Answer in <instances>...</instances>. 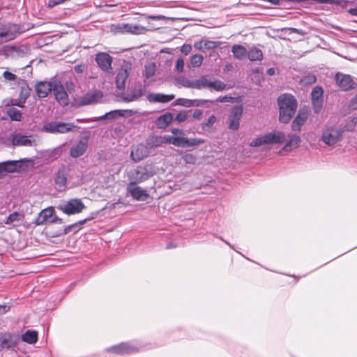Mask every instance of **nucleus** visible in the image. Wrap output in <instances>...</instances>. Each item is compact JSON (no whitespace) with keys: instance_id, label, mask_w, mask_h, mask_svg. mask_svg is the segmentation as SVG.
Masks as SVG:
<instances>
[{"instance_id":"nucleus-1","label":"nucleus","mask_w":357,"mask_h":357,"mask_svg":"<svg viewBox=\"0 0 357 357\" xmlns=\"http://www.w3.org/2000/svg\"><path fill=\"white\" fill-rule=\"evenodd\" d=\"M279 107V120L283 123H287L294 115L297 108V101L291 94L284 93L278 98Z\"/></svg>"},{"instance_id":"nucleus-2","label":"nucleus","mask_w":357,"mask_h":357,"mask_svg":"<svg viewBox=\"0 0 357 357\" xmlns=\"http://www.w3.org/2000/svg\"><path fill=\"white\" fill-rule=\"evenodd\" d=\"M155 174V167L151 164L139 165L128 174L130 182L140 183L147 181Z\"/></svg>"},{"instance_id":"nucleus-3","label":"nucleus","mask_w":357,"mask_h":357,"mask_svg":"<svg viewBox=\"0 0 357 357\" xmlns=\"http://www.w3.org/2000/svg\"><path fill=\"white\" fill-rule=\"evenodd\" d=\"M343 130L335 126H326L322 130L321 140L328 146H333L341 141Z\"/></svg>"},{"instance_id":"nucleus-4","label":"nucleus","mask_w":357,"mask_h":357,"mask_svg":"<svg viewBox=\"0 0 357 357\" xmlns=\"http://www.w3.org/2000/svg\"><path fill=\"white\" fill-rule=\"evenodd\" d=\"M86 208L84 204L80 199H70L66 202L59 204L56 208L63 213L71 215L81 213Z\"/></svg>"},{"instance_id":"nucleus-5","label":"nucleus","mask_w":357,"mask_h":357,"mask_svg":"<svg viewBox=\"0 0 357 357\" xmlns=\"http://www.w3.org/2000/svg\"><path fill=\"white\" fill-rule=\"evenodd\" d=\"M70 172V167L68 165H61L55 173L54 185L55 188L63 192L67 188L68 177Z\"/></svg>"},{"instance_id":"nucleus-6","label":"nucleus","mask_w":357,"mask_h":357,"mask_svg":"<svg viewBox=\"0 0 357 357\" xmlns=\"http://www.w3.org/2000/svg\"><path fill=\"white\" fill-rule=\"evenodd\" d=\"M75 126L71 123L51 121L43 126V130L50 133H67L72 131Z\"/></svg>"},{"instance_id":"nucleus-7","label":"nucleus","mask_w":357,"mask_h":357,"mask_svg":"<svg viewBox=\"0 0 357 357\" xmlns=\"http://www.w3.org/2000/svg\"><path fill=\"white\" fill-rule=\"evenodd\" d=\"M19 34L20 28L15 24H8L0 26L1 43L15 39Z\"/></svg>"},{"instance_id":"nucleus-8","label":"nucleus","mask_w":357,"mask_h":357,"mask_svg":"<svg viewBox=\"0 0 357 357\" xmlns=\"http://www.w3.org/2000/svg\"><path fill=\"white\" fill-rule=\"evenodd\" d=\"M335 81L337 84L344 91L357 88V83L349 75L337 73L335 75Z\"/></svg>"},{"instance_id":"nucleus-9","label":"nucleus","mask_w":357,"mask_h":357,"mask_svg":"<svg viewBox=\"0 0 357 357\" xmlns=\"http://www.w3.org/2000/svg\"><path fill=\"white\" fill-rule=\"evenodd\" d=\"M103 97L102 92L99 90L89 91L77 98L76 102L78 106H84L98 102Z\"/></svg>"},{"instance_id":"nucleus-10","label":"nucleus","mask_w":357,"mask_h":357,"mask_svg":"<svg viewBox=\"0 0 357 357\" xmlns=\"http://www.w3.org/2000/svg\"><path fill=\"white\" fill-rule=\"evenodd\" d=\"M52 91L54 92L56 100L60 105L63 106H66L68 105V95L61 82L55 81L53 83Z\"/></svg>"},{"instance_id":"nucleus-11","label":"nucleus","mask_w":357,"mask_h":357,"mask_svg":"<svg viewBox=\"0 0 357 357\" xmlns=\"http://www.w3.org/2000/svg\"><path fill=\"white\" fill-rule=\"evenodd\" d=\"M17 344V339L15 334L5 332L0 333V351L13 349Z\"/></svg>"},{"instance_id":"nucleus-12","label":"nucleus","mask_w":357,"mask_h":357,"mask_svg":"<svg viewBox=\"0 0 357 357\" xmlns=\"http://www.w3.org/2000/svg\"><path fill=\"white\" fill-rule=\"evenodd\" d=\"M137 183L129 182L126 190L132 198L137 201H145L149 197V194L141 187L137 185Z\"/></svg>"},{"instance_id":"nucleus-13","label":"nucleus","mask_w":357,"mask_h":357,"mask_svg":"<svg viewBox=\"0 0 357 357\" xmlns=\"http://www.w3.org/2000/svg\"><path fill=\"white\" fill-rule=\"evenodd\" d=\"M243 109L242 105H235L233 107L229 116L228 128L230 130H236L239 128V121L243 115Z\"/></svg>"},{"instance_id":"nucleus-14","label":"nucleus","mask_w":357,"mask_h":357,"mask_svg":"<svg viewBox=\"0 0 357 357\" xmlns=\"http://www.w3.org/2000/svg\"><path fill=\"white\" fill-rule=\"evenodd\" d=\"M138 351L139 349L136 347L125 342L113 346L106 350L108 353L112 352L120 355L130 354Z\"/></svg>"},{"instance_id":"nucleus-15","label":"nucleus","mask_w":357,"mask_h":357,"mask_svg":"<svg viewBox=\"0 0 357 357\" xmlns=\"http://www.w3.org/2000/svg\"><path fill=\"white\" fill-rule=\"evenodd\" d=\"M95 60L98 66L103 71L109 72V70L112 69V57L109 54L106 52H98L96 55Z\"/></svg>"},{"instance_id":"nucleus-16","label":"nucleus","mask_w":357,"mask_h":357,"mask_svg":"<svg viewBox=\"0 0 357 357\" xmlns=\"http://www.w3.org/2000/svg\"><path fill=\"white\" fill-rule=\"evenodd\" d=\"M88 146V138H82L77 144L70 148V154L73 158H78L82 155L86 151Z\"/></svg>"},{"instance_id":"nucleus-17","label":"nucleus","mask_w":357,"mask_h":357,"mask_svg":"<svg viewBox=\"0 0 357 357\" xmlns=\"http://www.w3.org/2000/svg\"><path fill=\"white\" fill-rule=\"evenodd\" d=\"M146 88L144 86H139L130 91L127 94H123L121 99L123 102H130L138 100L145 93Z\"/></svg>"},{"instance_id":"nucleus-18","label":"nucleus","mask_w":357,"mask_h":357,"mask_svg":"<svg viewBox=\"0 0 357 357\" xmlns=\"http://www.w3.org/2000/svg\"><path fill=\"white\" fill-rule=\"evenodd\" d=\"M54 213V209L53 207H47L42 210L38 217L35 220V224L36 225H43L47 222H50V220L52 219Z\"/></svg>"},{"instance_id":"nucleus-19","label":"nucleus","mask_w":357,"mask_h":357,"mask_svg":"<svg viewBox=\"0 0 357 357\" xmlns=\"http://www.w3.org/2000/svg\"><path fill=\"white\" fill-rule=\"evenodd\" d=\"M53 84L47 82H39L35 86V90L37 96L43 98L48 96L49 93L52 90Z\"/></svg>"},{"instance_id":"nucleus-20","label":"nucleus","mask_w":357,"mask_h":357,"mask_svg":"<svg viewBox=\"0 0 357 357\" xmlns=\"http://www.w3.org/2000/svg\"><path fill=\"white\" fill-rule=\"evenodd\" d=\"M149 155V151L143 144L137 145L135 149L131 151L130 157L135 162H139Z\"/></svg>"},{"instance_id":"nucleus-21","label":"nucleus","mask_w":357,"mask_h":357,"mask_svg":"<svg viewBox=\"0 0 357 357\" xmlns=\"http://www.w3.org/2000/svg\"><path fill=\"white\" fill-rule=\"evenodd\" d=\"M174 95L170 94V95H165L162 93H150L147 96V100L150 102H169V101L172 100L174 98Z\"/></svg>"},{"instance_id":"nucleus-22","label":"nucleus","mask_w":357,"mask_h":357,"mask_svg":"<svg viewBox=\"0 0 357 357\" xmlns=\"http://www.w3.org/2000/svg\"><path fill=\"white\" fill-rule=\"evenodd\" d=\"M307 119V113L300 110L291 123V129L294 131H300L302 126Z\"/></svg>"},{"instance_id":"nucleus-23","label":"nucleus","mask_w":357,"mask_h":357,"mask_svg":"<svg viewBox=\"0 0 357 357\" xmlns=\"http://www.w3.org/2000/svg\"><path fill=\"white\" fill-rule=\"evenodd\" d=\"M173 121V115L170 112H167L158 116L155 121V126L158 128H166Z\"/></svg>"},{"instance_id":"nucleus-24","label":"nucleus","mask_w":357,"mask_h":357,"mask_svg":"<svg viewBox=\"0 0 357 357\" xmlns=\"http://www.w3.org/2000/svg\"><path fill=\"white\" fill-rule=\"evenodd\" d=\"M205 142L204 139L201 138H185L184 137L180 136L179 146L178 147L187 148L192 146H197L199 144H203Z\"/></svg>"},{"instance_id":"nucleus-25","label":"nucleus","mask_w":357,"mask_h":357,"mask_svg":"<svg viewBox=\"0 0 357 357\" xmlns=\"http://www.w3.org/2000/svg\"><path fill=\"white\" fill-rule=\"evenodd\" d=\"M20 160H7L2 162H0V173L5 172H15L18 170L20 166H18L17 163Z\"/></svg>"},{"instance_id":"nucleus-26","label":"nucleus","mask_w":357,"mask_h":357,"mask_svg":"<svg viewBox=\"0 0 357 357\" xmlns=\"http://www.w3.org/2000/svg\"><path fill=\"white\" fill-rule=\"evenodd\" d=\"M268 144H280L284 142L285 135L281 131H273L266 134Z\"/></svg>"},{"instance_id":"nucleus-27","label":"nucleus","mask_w":357,"mask_h":357,"mask_svg":"<svg viewBox=\"0 0 357 357\" xmlns=\"http://www.w3.org/2000/svg\"><path fill=\"white\" fill-rule=\"evenodd\" d=\"M129 76V73L127 70L121 68L116 76V88L121 90L124 89L126 85V81Z\"/></svg>"},{"instance_id":"nucleus-28","label":"nucleus","mask_w":357,"mask_h":357,"mask_svg":"<svg viewBox=\"0 0 357 357\" xmlns=\"http://www.w3.org/2000/svg\"><path fill=\"white\" fill-rule=\"evenodd\" d=\"M14 146H32L33 142L29 138L28 136L17 134L15 135L12 140Z\"/></svg>"},{"instance_id":"nucleus-29","label":"nucleus","mask_w":357,"mask_h":357,"mask_svg":"<svg viewBox=\"0 0 357 357\" xmlns=\"http://www.w3.org/2000/svg\"><path fill=\"white\" fill-rule=\"evenodd\" d=\"M289 140L286 142L283 149L286 151H290L292 149L296 148L300 142L301 138L298 135L295 134H290L288 135Z\"/></svg>"},{"instance_id":"nucleus-30","label":"nucleus","mask_w":357,"mask_h":357,"mask_svg":"<svg viewBox=\"0 0 357 357\" xmlns=\"http://www.w3.org/2000/svg\"><path fill=\"white\" fill-rule=\"evenodd\" d=\"M246 56L251 61H261L263 59V52L260 49L252 47L249 51H247Z\"/></svg>"},{"instance_id":"nucleus-31","label":"nucleus","mask_w":357,"mask_h":357,"mask_svg":"<svg viewBox=\"0 0 357 357\" xmlns=\"http://www.w3.org/2000/svg\"><path fill=\"white\" fill-rule=\"evenodd\" d=\"M247 51L246 48L241 45L236 44L231 47V52L233 53L234 56L238 60H241L246 57Z\"/></svg>"},{"instance_id":"nucleus-32","label":"nucleus","mask_w":357,"mask_h":357,"mask_svg":"<svg viewBox=\"0 0 357 357\" xmlns=\"http://www.w3.org/2000/svg\"><path fill=\"white\" fill-rule=\"evenodd\" d=\"M146 144L149 148H157L164 144L162 136L153 135L148 138Z\"/></svg>"},{"instance_id":"nucleus-33","label":"nucleus","mask_w":357,"mask_h":357,"mask_svg":"<svg viewBox=\"0 0 357 357\" xmlns=\"http://www.w3.org/2000/svg\"><path fill=\"white\" fill-rule=\"evenodd\" d=\"M22 340L29 344H34L38 340V333L34 331H26L22 335Z\"/></svg>"},{"instance_id":"nucleus-34","label":"nucleus","mask_w":357,"mask_h":357,"mask_svg":"<svg viewBox=\"0 0 357 357\" xmlns=\"http://www.w3.org/2000/svg\"><path fill=\"white\" fill-rule=\"evenodd\" d=\"M93 218H85L84 220H79L74 224H72L70 225L66 226L64 229V234H68L73 229H76V231H78L80 229V227L85 224L87 221L91 220Z\"/></svg>"},{"instance_id":"nucleus-35","label":"nucleus","mask_w":357,"mask_h":357,"mask_svg":"<svg viewBox=\"0 0 357 357\" xmlns=\"http://www.w3.org/2000/svg\"><path fill=\"white\" fill-rule=\"evenodd\" d=\"M125 110H113L110 111L109 112L105 113L104 115L101 116L99 119H114L118 116H122L124 115Z\"/></svg>"},{"instance_id":"nucleus-36","label":"nucleus","mask_w":357,"mask_h":357,"mask_svg":"<svg viewBox=\"0 0 357 357\" xmlns=\"http://www.w3.org/2000/svg\"><path fill=\"white\" fill-rule=\"evenodd\" d=\"M209 82L210 79H208L206 76H202L198 79H194V89H201L202 88H208Z\"/></svg>"},{"instance_id":"nucleus-37","label":"nucleus","mask_w":357,"mask_h":357,"mask_svg":"<svg viewBox=\"0 0 357 357\" xmlns=\"http://www.w3.org/2000/svg\"><path fill=\"white\" fill-rule=\"evenodd\" d=\"M7 114L12 121H20L22 120V116L21 112L14 107L9 108Z\"/></svg>"},{"instance_id":"nucleus-38","label":"nucleus","mask_w":357,"mask_h":357,"mask_svg":"<svg viewBox=\"0 0 357 357\" xmlns=\"http://www.w3.org/2000/svg\"><path fill=\"white\" fill-rule=\"evenodd\" d=\"M162 138L164 144H171L178 147L179 146L180 136L164 135L162 136Z\"/></svg>"},{"instance_id":"nucleus-39","label":"nucleus","mask_w":357,"mask_h":357,"mask_svg":"<svg viewBox=\"0 0 357 357\" xmlns=\"http://www.w3.org/2000/svg\"><path fill=\"white\" fill-rule=\"evenodd\" d=\"M155 64L154 63H149L144 68V77L146 79H149L154 76L155 73Z\"/></svg>"},{"instance_id":"nucleus-40","label":"nucleus","mask_w":357,"mask_h":357,"mask_svg":"<svg viewBox=\"0 0 357 357\" xmlns=\"http://www.w3.org/2000/svg\"><path fill=\"white\" fill-rule=\"evenodd\" d=\"M264 144H269L268 139L266 138V135L255 138L250 143V146L252 147H257Z\"/></svg>"},{"instance_id":"nucleus-41","label":"nucleus","mask_w":357,"mask_h":357,"mask_svg":"<svg viewBox=\"0 0 357 357\" xmlns=\"http://www.w3.org/2000/svg\"><path fill=\"white\" fill-rule=\"evenodd\" d=\"M356 123H357V117L354 116L345 123L344 128L342 129L343 130V131L346 130V131H349V132H352L354 130Z\"/></svg>"},{"instance_id":"nucleus-42","label":"nucleus","mask_w":357,"mask_h":357,"mask_svg":"<svg viewBox=\"0 0 357 357\" xmlns=\"http://www.w3.org/2000/svg\"><path fill=\"white\" fill-rule=\"evenodd\" d=\"M204 56L201 54H194L191 56L190 64L194 68L199 67L203 62Z\"/></svg>"},{"instance_id":"nucleus-43","label":"nucleus","mask_w":357,"mask_h":357,"mask_svg":"<svg viewBox=\"0 0 357 357\" xmlns=\"http://www.w3.org/2000/svg\"><path fill=\"white\" fill-rule=\"evenodd\" d=\"M226 87V84L218 80V79H215V80H213V81H211L210 80L209 82V87L208 88H213L214 89H215L216 91H222L225 89Z\"/></svg>"},{"instance_id":"nucleus-44","label":"nucleus","mask_w":357,"mask_h":357,"mask_svg":"<svg viewBox=\"0 0 357 357\" xmlns=\"http://www.w3.org/2000/svg\"><path fill=\"white\" fill-rule=\"evenodd\" d=\"M31 89L28 86L21 87L19 99L22 100V102H25L26 99L29 97Z\"/></svg>"},{"instance_id":"nucleus-45","label":"nucleus","mask_w":357,"mask_h":357,"mask_svg":"<svg viewBox=\"0 0 357 357\" xmlns=\"http://www.w3.org/2000/svg\"><path fill=\"white\" fill-rule=\"evenodd\" d=\"M197 100H189V99H186V98H178L174 105H181V106H183V107H190L192 106H194L195 105L194 104L195 102H196Z\"/></svg>"},{"instance_id":"nucleus-46","label":"nucleus","mask_w":357,"mask_h":357,"mask_svg":"<svg viewBox=\"0 0 357 357\" xmlns=\"http://www.w3.org/2000/svg\"><path fill=\"white\" fill-rule=\"evenodd\" d=\"M312 100H323V90L321 87H314L311 92Z\"/></svg>"},{"instance_id":"nucleus-47","label":"nucleus","mask_w":357,"mask_h":357,"mask_svg":"<svg viewBox=\"0 0 357 357\" xmlns=\"http://www.w3.org/2000/svg\"><path fill=\"white\" fill-rule=\"evenodd\" d=\"M216 120V117L214 115H211L205 122L202 123V129L204 130H208Z\"/></svg>"},{"instance_id":"nucleus-48","label":"nucleus","mask_w":357,"mask_h":357,"mask_svg":"<svg viewBox=\"0 0 357 357\" xmlns=\"http://www.w3.org/2000/svg\"><path fill=\"white\" fill-rule=\"evenodd\" d=\"M221 44V42L220 41H213V40H204V49L206 50H213L218 47H219Z\"/></svg>"},{"instance_id":"nucleus-49","label":"nucleus","mask_w":357,"mask_h":357,"mask_svg":"<svg viewBox=\"0 0 357 357\" xmlns=\"http://www.w3.org/2000/svg\"><path fill=\"white\" fill-rule=\"evenodd\" d=\"M182 159L187 164L195 165L197 161V158L192 153H185L182 156Z\"/></svg>"},{"instance_id":"nucleus-50","label":"nucleus","mask_w":357,"mask_h":357,"mask_svg":"<svg viewBox=\"0 0 357 357\" xmlns=\"http://www.w3.org/2000/svg\"><path fill=\"white\" fill-rule=\"evenodd\" d=\"M312 102L314 113H319L322 109L323 100H312Z\"/></svg>"},{"instance_id":"nucleus-51","label":"nucleus","mask_w":357,"mask_h":357,"mask_svg":"<svg viewBox=\"0 0 357 357\" xmlns=\"http://www.w3.org/2000/svg\"><path fill=\"white\" fill-rule=\"evenodd\" d=\"M18 217L19 213L17 212H13L7 217L5 223L7 225L12 224L13 222L18 220Z\"/></svg>"},{"instance_id":"nucleus-52","label":"nucleus","mask_w":357,"mask_h":357,"mask_svg":"<svg viewBox=\"0 0 357 357\" xmlns=\"http://www.w3.org/2000/svg\"><path fill=\"white\" fill-rule=\"evenodd\" d=\"M179 83L185 87L194 89V80H190L187 78H182Z\"/></svg>"},{"instance_id":"nucleus-53","label":"nucleus","mask_w":357,"mask_h":357,"mask_svg":"<svg viewBox=\"0 0 357 357\" xmlns=\"http://www.w3.org/2000/svg\"><path fill=\"white\" fill-rule=\"evenodd\" d=\"M188 118V113L186 111H181L179 112L175 118V120L178 122H183L185 121Z\"/></svg>"},{"instance_id":"nucleus-54","label":"nucleus","mask_w":357,"mask_h":357,"mask_svg":"<svg viewBox=\"0 0 357 357\" xmlns=\"http://www.w3.org/2000/svg\"><path fill=\"white\" fill-rule=\"evenodd\" d=\"M348 108L351 111L357 109V94L349 101Z\"/></svg>"},{"instance_id":"nucleus-55","label":"nucleus","mask_w":357,"mask_h":357,"mask_svg":"<svg viewBox=\"0 0 357 357\" xmlns=\"http://www.w3.org/2000/svg\"><path fill=\"white\" fill-rule=\"evenodd\" d=\"M184 68V61L182 57L178 58L176 63V69L178 73H182Z\"/></svg>"},{"instance_id":"nucleus-56","label":"nucleus","mask_w":357,"mask_h":357,"mask_svg":"<svg viewBox=\"0 0 357 357\" xmlns=\"http://www.w3.org/2000/svg\"><path fill=\"white\" fill-rule=\"evenodd\" d=\"M3 75V77L8 81H15L17 78V76L14 73L9 71H5Z\"/></svg>"},{"instance_id":"nucleus-57","label":"nucleus","mask_w":357,"mask_h":357,"mask_svg":"<svg viewBox=\"0 0 357 357\" xmlns=\"http://www.w3.org/2000/svg\"><path fill=\"white\" fill-rule=\"evenodd\" d=\"M204 40H200L199 41H197L194 43V47L196 50H202L204 49Z\"/></svg>"},{"instance_id":"nucleus-58","label":"nucleus","mask_w":357,"mask_h":357,"mask_svg":"<svg viewBox=\"0 0 357 357\" xmlns=\"http://www.w3.org/2000/svg\"><path fill=\"white\" fill-rule=\"evenodd\" d=\"M192 50V47L189 44H184L182 47H181V51L184 53L185 54H189Z\"/></svg>"},{"instance_id":"nucleus-59","label":"nucleus","mask_w":357,"mask_h":357,"mask_svg":"<svg viewBox=\"0 0 357 357\" xmlns=\"http://www.w3.org/2000/svg\"><path fill=\"white\" fill-rule=\"evenodd\" d=\"M50 223H59L62 224L63 222V219L59 218L56 215H53L52 219L50 220Z\"/></svg>"},{"instance_id":"nucleus-60","label":"nucleus","mask_w":357,"mask_h":357,"mask_svg":"<svg viewBox=\"0 0 357 357\" xmlns=\"http://www.w3.org/2000/svg\"><path fill=\"white\" fill-rule=\"evenodd\" d=\"M202 114V111L199 109H196L192 114V117L195 119H200Z\"/></svg>"},{"instance_id":"nucleus-61","label":"nucleus","mask_w":357,"mask_h":357,"mask_svg":"<svg viewBox=\"0 0 357 357\" xmlns=\"http://www.w3.org/2000/svg\"><path fill=\"white\" fill-rule=\"evenodd\" d=\"M25 102H22V100H12L11 102V105H13V106H17L19 107H24V104Z\"/></svg>"},{"instance_id":"nucleus-62","label":"nucleus","mask_w":357,"mask_h":357,"mask_svg":"<svg viewBox=\"0 0 357 357\" xmlns=\"http://www.w3.org/2000/svg\"><path fill=\"white\" fill-rule=\"evenodd\" d=\"M10 310V306L6 305H0V314L6 313Z\"/></svg>"},{"instance_id":"nucleus-63","label":"nucleus","mask_w":357,"mask_h":357,"mask_svg":"<svg viewBox=\"0 0 357 357\" xmlns=\"http://www.w3.org/2000/svg\"><path fill=\"white\" fill-rule=\"evenodd\" d=\"M306 79H307V82L310 83V84L314 83L317 80V78H316L315 75H310L307 76Z\"/></svg>"},{"instance_id":"nucleus-64","label":"nucleus","mask_w":357,"mask_h":357,"mask_svg":"<svg viewBox=\"0 0 357 357\" xmlns=\"http://www.w3.org/2000/svg\"><path fill=\"white\" fill-rule=\"evenodd\" d=\"M172 132L174 135L180 134V135H184L183 131L182 130L178 129V128H172Z\"/></svg>"}]
</instances>
